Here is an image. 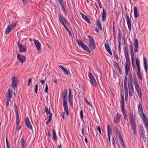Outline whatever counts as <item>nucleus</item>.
Listing matches in <instances>:
<instances>
[{"mask_svg": "<svg viewBox=\"0 0 148 148\" xmlns=\"http://www.w3.org/2000/svg\"><path fill=\"white\" fill-rule=\"evenodd\" d=\"M68 91L67 89L65 88L63 92L62 96L63 97V106L65 112L68 116L69 115V111L67 102V94Z\"/></svg>", "mask_w": 148, "mask_h": 148, "instance_id": "obj_1", "label": "nucleus"}, {"mask_svg": "<svg viewBox=\"0 0 148 148\" xmlns=\"http://www.w3.org/2000/svg\"><path fill=\"white\" fill-rule=\"evenodd\" d=\"M125 53V57L126 60V62L125 66V74H128L130 71V58L129 56V51L128 47L126 46H125V48L124 50Z\"/></svg>", "mask_w": 148, "mask_h": 148, "instance_id": "obj_2", "label": "nucleus"}, {"mask_svg": "<svg viewBox=\"0 0 148 148\" xmlns=\"http://www.w3.org/2000/svg\"><path fill=\"white\" fill-rule=\"evenodd\" d=\"M130 122L132 123L131 128L134 135H136L137 132L136 125L132 113H130Z\"/></svg>", "mask_w": 148, "mask_h": 148, "instance_id": "obj_3", "label": "nucleus"}, {"mask_svg": "<svg viewBox=\"0 0 148 148\" xmlns=\"http://www.w3.org/2000/svg\"><path fill=\"white\" fill-rule=\"evenodd\" d=\"M128 74H125L124 79V89L125 98V101L127 102L128 101V89L127 88V75Z\"/></svg>", "mask_w": 148, "mask_h": 148, "instance_id": "obj_4", "label": "nucleus"}, {"mask_svg": "<svg viewBox=\"0 0 148 148\" xmlns=\"http://www.w3.org/2000/svg\"><path fill=\"white\" fill-rule=\"evenodd\" d=\"M76 41L77 42L78 45L80 46L84 50L88 52L89 53H91V51L89 49L88 47L82 40L77 39Z\"/></svg>", "mask_w": 148, "mask_h": 148, "instance_id": "obj_5", "label": "nucleus"}, {"mask_svg": "<svg viewBox=\"0 0 148 148\" xmlns=\"http://www.w3.org/2000/svg\"><path fill=\"white\" fill-rule=\"evenodd\" d=\"M136 64L137 68L138 70V73L137 74V75L138 77V78L139 79L142 80V74L141 72L140 71V63L139 62V61L137 57L136 58Z\"/></svg>", "mask_w": 148, "mask_h": 148, "instance_id": "obj_6", "label": "nucleus"}, {"mask_svg": "<svg viewBox=\"0 0 148 148\" xmlns=\"http://www.w3.org/2000/svg\"><path fill=\"white\" fill-rule=\"evenodd\" d=\"M89 39L90 44L89 46L91 50H93L96 48V45L95 41L93 37L91 36L88 35L87 36Z\"/></svg>", "mask_w": 148, "mask_h": 148, "instance_id": "obj_7", "label": "nucleus"}, {"mask_svg": "<svg viewBox=\"0 0 148 148\" xmlns=\"http://www.w3.org/2000/svg\"><path fill=\"white\" fill-rule=\"evenodd\" d=\"M88 75L90 82L92 85L93 86H95V87H97V83L93 75L91 73L89 72Z\"/></svg>", "mask_w": 148, "mask_h": 148, "instance_id": "obj_8", "label": "nucleus"}, {"mask_svg": "<svg viewBox=\"0 0 148 148\" xmlns=\"http://www.w3.org/2000/svg\"><path fill=\"white\" fill-rule=\"evenodd\" d=\"M138 113L139 114L141 118L146 116L145 114L143 112V109L142 104L139 103L138 107Z\"/></svg>", "mask_w": 148, "mask_h": 148, "instance_id": "obj_9", "label": "nucleus"}, {"mask_svg": "<svg viewBox=\"0 0 148 148\" xmlns=\"http://www.w3.org/2000/svg\"><path fill=\"white\" fill-rule=\"evenodd\" d=\"M73 96L71 90L70 88L68 95V100L69 104L72 108H73Z\"/></svg>", "mask_w": 148, "mask_h": 148, "instance_id": "obj_10", "label": "nucleus"}, {"mask_svg": "<svg viewBox=\"0 0 148 148\" xmlns=\"http://www.w3.org/2000/svg\"><path fill=\"white\" fill-rule=\"evenodd\" d=\"M73 96L71 90L70 88L68 95V100L69 104L72 108H73Z\"/></svg>", "mask_w": 148, "mask_h": 148, "instance_id": "obj_11", "label": "nucleus"}, {"mask_svg": "<svg viewBox=\"0 0 148 148\" xmlns=\"http://www.w3.org/2000/svg\"><path fill=\"white\" fill-rule=\"evenodd\" d=\"M12 84L11 86H12L14 89H15L18 87V82L17 79L15 76H13L12 78Z\"/></svg>", "mask_w": 148, "mask_h": 148, "instance_id": "obj_12", "label": "nucleus"}, {"mask_svg": "<svg viewBox=\"0 0 148 148\" xmlns=\"http://www.w3.org/2000/svg\"><path fill=\"white\" fill-rule=\"evenodd\" d=\"M59 19L60 23L63 25V22L66 23L68 25H70V23L68 20L65 17H63V16L60 14L59 16Z\"/></svg>", "mask_w": 148, "mask_h": 148, "instance_id": "obj_13", "label": "nucleus"}, {"mask_svg": "<svg viewBox=\"0 0 148 148\" xmlns=\"http://www.w3.org/2000/svg\"><path fill=\"white\" fill-rule=\"evenodd\" d=\"M20 40V39L17 43L19 48V51L21 53L26 52L27 51L26 47L25 46H24L22 44L19 43Z\"/></svg>", "mask_w": 148, "mask_h": 148, "instance_id": "obj_14", "label": "nucleus"}, {"mask_svg": "<svg viewBox=\"0 0 148 148\" xmlns=\"http://www.w3.org/2000/svg\"><path fill=\"white\" fill-rule=\"evenodd\" d=\"M134 84L135 86L137 92H140L141 91V89L140 87L139 84L137 82V80L136 77H134Z\"/></svg>", "mask_w": 148, "mask_h": 148, "instance_id": "obj_15", "label": "nucleus"}, {"mask_svg": "<svg viewBox=\"0 0 148 148\" xmlns=\"http://www.w3.org/2000/svg\"><path fill=\"white\" fill-rule=\"evenodd\" d=\"M25 125L26 127L32 131V126L30 120L28 117H27L25 120Z\"/></svg>", "mask_w": 148, "mask_h": 148, "instance_id": "obj_16", "label": "nucleus"}, {"mask_svg": "<svg viewBox=\"0 0 148 148\" xmlns=\"http://www.w3.org/2000/svg\"><path fill=\"white\" fill-rule=\"evenodd\" d=\"M17 57L20 62L22 63H24L26 60V57L25 56L20 54H17Z\"/></svg>", "mask_w": 148, "mask_h": 148, "instance_id": "obj_17", "label": "nucleus"}, {"mask_svg": "<svg viewBox=\"0 0 148 148\" xmlns=\"http://www.w3.org/2000/svg\"><path fill=\"white\" fill-rule=\"evenodd\" d=\"M33 40H34V44L36 46L37 50L38 51H40L41 49V43L37 40L33 39Z\"/></svg>", "mask_w": 148, "mask_h": 148, "instance_id": "obj_18", "label": "nucleus"}, {"mask_svg": "<svg viewBox=\"0 0 148 148\" xmlns=\"http://www.w3.org/2000/svg\"><path fill=\"white\" fill-rule=\"evenodd\" d=\"M107 134L108 136V140L109 142L110 143L111 142L110 137L111 135V131L112 130L111 128L110 127V125L109 124H107Z\"/></svg>", "mask_w": 148, "mask_h": 148, "instance_id": "obj_19", "label": "nucleus"}, {"mask_svg": "<svg viewBox=\"0 0 148 148\" xmlns=\"http://www.w3.org/2000/svg\"><path fill=\"white\" fill-rule=\"evenodd\" d=\"M134 50L135 52H137L138 51V48L139 44L138 40L135 38L134 40Z\"/></svg>", "mask_w": 148, "mask_h": 148, "instance_id": "obj_20", "label": "nucleus"}, {"mask_svg": "<svg viewBox=\"0 0 148 148\" xmlns=\"http://www.w3.org/2000/svg\"><path fill=\"white\" fill-rule=\"evenodd\" d=\"M50 109L51 108L50 106H49V108L47 107H45L44 109V114L45 112H46L47 115L48 114H49V116L52 117L53 114L51 112Z\"/></svg>", "mask_w": 148, "mask_h": 148, "instance_id": "obj_21", "label": "nucleus"}, {"mask_svg": "<svg viewBox=\"0 0 148 148\" xmlns=\"http://www.w3.org/2000/svg\"><path fill=\"white\" fill-rule=\"evenodd\" d=\"M107 13L104 8L103 9V12L102 13V21L105 22L106 19Z\"/></svg>", "mask_w": 148, "mask_h": 148, "instance_id": "obj_22", "label": "nucleus"}, {"mask_svg": "<svg viewBox=\"0 0 148 148\" xmlns=\"http://www.w3.org/2000/svg\"><path fill=\"white\" fill-rule=\"evenodd\" d=\"M131 44H130V53L131 56V58L132 59H134V50L133 45H132L131 42L130 41Z\"/></svg>", "mask_w": 148, "mask_h": 148, "instance_id": "obj_23", "label": "nucleus"}, {"mask_svg": "<svg viewBox=\"0 0 148 148\" xmlns=\"http://www.w3.org/2000/svg\"><path fill=\"white\" fill-rule=\"evenodd\" d=\"M141 119H142L143 123L145 124L147 130H148V118L146 116L144 117Z\"/></svg>", "mask_w": 148, "mask_h": 148, "instance_id": "obj_24", "label": "nucleus"}, {"mask_svg": "<svg viewBox=\"0 0 148 148\" xmlns=\"http://www.w3.org/2000/svg\"><path fill=\"white\" fill-rule=\"evenodd\" d=\"M105 47L108 52L111 55H112V52L109 45L106 43H105Z\"/></svg>", "mask_w": 148, "mask_h": 148, "instance_id": "obj_25", "label": "nucleus"}, {"mask_svg": "<svg viewBox=\"0 0 148 148\" xmlns=\"http://www.w3.org/2000/svg\"><path fill=\"white\" fill-rule=\"evenodd\" d=\"M143 61L144 68L145 69L146 73H147L148 71V66L146 58L145 57H143Z\"/></svg>", "mask_w": 148, "mask_h": 148, "instance_id": "obj_26", "label": "nucleus"}, {"mask_svg": "<svg viewBox=\"0 0 148 148\" xmlns=\"http://www.w3.org/2000/svg\"><path fill=\"white\" fill-rule=\"evenodd\" d=\"M120 103L121 104V110H125V109L124 107V97H122L120 101Z\"/></svg>", "mask_w": 148, "mask_h": 148, "instance_id": "obj_27", "label": "nucleus"}, {"mask_svg": "<svg viewBox=\"0 0 148 148\" xmlns=\"http://www.w3.org/2000/svg\"><path fill=\"white\" fill-rule=\"evenodd\" d=\"M134 16L135 18H137L139 16L138 13V9L136 6H135L134 9Z\"/></svg>", "mask_w": 148, "mask_h": 148, "instance_id": "obj_28", "label": "nucleus"}, {"mask_svg": "<svg viewBox=\"0 0 148 148\" xmlns=\"http://www.w3.org/2000/svg\"><path fill=\"white\" fill-rule=\"evenodd\" d=\"M131 86L130 88V91H134V88L132 85V74L130 73V86Z\"/></svg>", "mask_w": 148, "mask_h": 148, "instance_id": "obj_29", "label": "nucleus"}, {"mask_svg": "<svg viewBox=\"0 0 148 148\" xmlns=\"http://www.w3.org/2000/svg\"><path fill=\"white\" fill-rule=\"evenodd\" d=\"M125 18H126V20L127 23L130 22V18L129 17V15L128 12L127 11V8L126 6L125 5Z\"/></svg>", "mask_w": 148, "mask_h": 148, "instance_id": "obj_30", "label": "nucleus"}, {"mask_svg": "<svg viewBox=\"0 0 148 148\" xmlns=\"http://www.w3.org/2000/svg\"><path fill=\"white\" fill-rule=\"evenodd\" d=\"M96 24L100 30H102V25L101 24V22L98 19H97V23Z\"/></svg>", "mask_w": 148, "mask_h": 148, "instance_id": "obj_31", "label": "nucleus"}, {"mask_svg": "<svg viewBox=\"0 0 148 148\" xmlns=\"http://www.w3.org/2000/svg\"><path fill=\"white\" fill-rule=\"evenodd\" d=\"M119 33L118 34V39L119 43H121V39L122 37V35L121 34V30L120 29H118Z\"/></svg>", "mask_w": 148, "mask_h": 148, "instance_id": "obj_32", "label": "nucleus"}, {"mask_svg": "<svg viewBox=\"0 0 148 148\" xmlns=\"http://www.w3.org/2000/svg\"><path fill=\"white\" fill-rule=\"evenodd\" d=\"M13 30L12 28H11L10 26H8L5 31V33L7 34Z\"/></svg>", "mask_w": 148, "mask_h": 148, "instance_id": "obj_33", "label": "nucleus"}, {"mask_svg": "<svg viewBox=\"0 0 148 148\" xmlns=\"http://www.w3.org/2000/svg\"><path fill=\"white\" fill-rule=\"evenodd\" d=\"M21 147L22 148H24L25 146H26V141L24 138H22L21 139Z\"/></svg>", "mask_w": 148, "mask_h": 148, "instance_id": "obj_34", "label": "nucleus"}, {"mask_svg": "<svg viewBox=\"0 0 148 148\" xmlns=\"http://www.w3.org/2000/svg\"><path fill=\"white\" fill-rule=\"evenodd\" d=\"M63 25L64 27L65 28L66 30L67 31V32L69 33V35H70L72 37V34L71 33V32H70V30L68 28V27L66 26L65 23H64L63 22Z\"/></svg>", "mask_w": 148, "mask_h": 148, "instance_id": "obj_35", "label": "nucleus"}, {"mask_svg": "<svg viewBox=\"0 0 148 148\" xmlns=\"http://www.w3.org/2000/svg\"><path fill=\"white\" fill-rule=\"evenodd\" d=\"M53 138L54 140L55 141H57V136L56 135V131L54 129H53Z\"/></svg>", "mask_w": 148, "mask_h": 148, "instance_id": "obj_36", "label": "nucleus"}, {"mask_svg": "<svg viewBox=\"0 0 148 148\" xmlns=\"http://www.w3.org/2000/svg\"><path fill=\"white\" fill-rule=\"evenodd\" d=\"M121 110L124 115V119L127 120V121H128V120L127 119V115L125 109V110Z\"/></svg>", "mask_w": 148, "mask_h": 148, "instance_id": "obj_37", "label": "nucleus"}, {"mask_svg": "<svg viewBox=\"0 0 148 148\" xmlns=\"http://www.w3.org/2000/svg\"><path fill=\"white\" fill-rule=\"evenodd\" d=\"M82 18H83L88 23L90 24L91 23V21L89 19L86 15H85Z\"/></svg>", "mask_w": 148, "mask_h": 148, "instance_id": "obj_38", "label": "nucleus"}, {"mask_svg": "<svg viewBox=\"0 0 148 148\" xmlns=\"http://www.w3.org/2000/svg\"><path fill=\"white\" fill-rule=\"evenodd\" d=\"M8 92L7 94V97H9L11 98L12 96V94L13 93L12 90H11V92L10 90H8Z\"/></svg>", "mask_w": 148, "mask_h": 148, "instance_id": "obj_39", "label": "nucleus"}, {"mask_svg": "<svg viewBox=\"0 0 148 148\" xmlns=\"http://www.w3.org/2000/svg\"><path fill=\"white\" fill-rule=\"evenodd\" d=\"M114 130L116 132L117 134H121V132L119 131V128L117 127H114Z\"/></svg>", "mask_w": 148, "mask_h": 148, "instance_id": "obj_40", "label": "nucleus"}, {"mask_svg": "<svg viewBox=\"0 0 148 148\" xmlns=\"http://www.w3.org/2000/svg\"><path fill=\"white\" fill-rule=\"evenodd\" d=\"M132 66L133 68V70L134 71V73H135V70L136 69V67L135 65V64H134V59H132Z\"/></svg>", "mask_w": 148, "mask_h": 148, "instance_id": "obj_41", "label": "nucleus"}, {"mask_svg": "<svg viewBox=\"0 0 148 148\" xmlns=\"http://www.w3.org/2000/svg\"><path fill=\"white\" fill-rule=\"evenodd\" d=\"M14 111H15V113L16 114H18L17 108L16 106V104L15 103H14Z\"/></svg>", "mask_w": 148, "mask_h": 148, "instance_id": "obj_42", "label": "nucleus"}, {"mask_svg": "<svg viewBox=\"0 0 148 148\" xmlns=\"http://www.w3.org/2000/svg\"><path fill=\"white\" fill-rule=\"evenodd\" d=\"M80 116L81 120H83L84 118L83 112V111L81 109L80 112Z\"/></svg>", "mask_w": 148, "mask_h": 148, "instance_id": "obj_43", "label": "nucleus"}, {"mask_svg": "<svg viewBox=\"0 0 148 148\" xmlns=\"http://www.w3.org/2000/svg\"><path fill=\"white\" fill-rule=\"evenodd\" d=\"M16 22H14L11 25L8 26H10L11 28H12V29L13 30L14 28L16 26Z\"/></svg>", "mask_w": 148, "mask_h": 148, "instance_id": "obj_44", "label": "nucleus"}, {"mask_svg": "<svg viewBox=\"0 0 148 148\" xmlns=\"http://www.w3.org/2000/svg\"><path fill=\"white\" fill-rule=\"evenodd\" d=\"M140 137L141 138L142 136L143 135H145V131L144 129H140Z\"/></svg>", "mask_w": 148, "mask_h": 148, "instance_id": "obj_45", "label": "nucleus"}, {"mask_svg": "<svg viewBox=\"0 0 148 148\" xmlns=\"http://www.w3.org/2000/svg\"><path fill=\"white\" fill-rule=\"evenodd\" d=\"M52 117L49 116L48 120V121H47L46 122V125H48L49 123L52 120Z\"/></svg>", "mask_w": 148, "mask_h": 148, "instance_id": "obj_46", "label": "nucleus"}, {"mask_svg": "<svg viewBox=\"0 0 148 148\" xmlns=\"http://www.w3.org/2000/svg\"><path fill=\"white\" fill-rule=\"evenodd\" d=\"M38 88V84H37L35 86L34 88V92H36V94H37Z\"/></svg>", "mask_w": 148, "mask_h": 148, "instance_id": "obj_47", "label": "nucleus"}, {"mask_svg": "<svg viewBox=\"0 0 148 148\" xmlns=\"http://www.w3.org/2000/svg\"><path fill=\"white\" fill-rule=\"evenodd\" d=\"M45 92L46 93L48 94V86L47 83L46 84V87L45 89Z\"/></svg>", "mask_w": 148, "mask_h": 148, "instance_id": "obj_48", "label": "nucleus"}, {"mask_svg": "<svg viewBox=\"0 0 148 148\" xmlns=\"http://www.w3.org/2000/svg\"><path fill=\"white\" fill-rule=\"evenodd\" d=\"M62 70L64 72L66 75H69V72L65 67Z\"/></svg>", "mask_w": 148, "mask_h": 148, "instance_id": "obj_49", "label": "nucleus"}, {"mask_svg": "<svg viewBox=\"0 0 148 148\" xmlns=\"http://www.w3.org/2000/svg\"><path fill=\"white\" fill-rule=\"evenodd\" d=\"M113 54L114 56L116 58V59L117 61H118L119 60V58L118 56L116 53V51H114L113 52Z\"/></svg>", "mask_w": 148, "mask_h": 148, "instance_id": "obj_50", "label": "nucleus"}, {"mask_svg": "<svg viewBox=\"0 0 148 148\" xmlns=\"http://www.w3.org/2000/svg\"><path fill=\"white\" fill-rule=\"evenodd\" d=\"M84 100L86 102V103L89 105L90 107H92V105L88 101V100H87V99L86 98H85Z\"/></svg>", "mask_w": 148, "mask_h": 148, "instance_id": "obj_51", "label": "nucleus"}, {"mask_svg": "<svg viewBox=\"0 0 148 148\" xmlns=\"http://www.w3.org/2000/svg\"><path fill=\"white\" fill-rule=\"evenodd\" d=\"M97 130L99 131L100 134L102 135L101 131V127L100 125H99L97 127Z\"/></svg>", "mask_w": 148, "mask_h": 148, "instance_id": "obj_52", "label": "nucleus"}, {"mask_svg": "<svg viewBox=\"0 0 148 148\" xmlns=\"http://www.w3.org/2000/svg\"><path fill=\"white\" fill-rule=\"evenodd\" d=\"M113 65L115 67H116V68L119 66V64L117 63L116 61L114 62Z\"/></svg>", "mask_w": 148, "mask_h": 148, "instance_id": "obj_53", "label": "nucleus"}, {"mask_svg": "<svg viewBox=\"0 0 148 148\" xmlns=\"http://www.w3.org/2000/svg\"><path fill=\"white\" fill-rule=\"evenodd\" d=\"M61 115L63 120H65L66 119V117L65 116V112H63L61 113Z\"/></svg>", "mask_w": 148, "mask_h": 148, "instance_id": "obj_54", "label": "nucleus"}, {"mask_svg": "<svg viewBox=\"0 0 148 148\" xmlns=\"http://www.w3.org/2000/svg\"><path fill=\"white\" fill-rule=\"evenodd\" d=\"M114 123L116 122H120V119H118V118H117L116 117H115L114 118Z\"/></svg>", "mask_w": 148, "mask_h": 148, "instance_id": "obj_55", "label": "nucleus"}, {"mask_svg": "<svg viewBox=\"0 0 148 148\" xmlns=\"http://www.w3.org/2000/svg\"><path fill=\"white\" fill-rule=\"evenodd\" d=\"M31 82H32V79H31V78H30L28 80V81L27 85L28 86H30V83H31Z\"/></svg>", "mask_w": 148, "mask_h": 148, "instance_id": "obj_56", "label": "nucleus"}, {"mask_svg": "<svg viewBox=\"0 0 148 148\" xmlns=\"http://www.w3.org/2000/svg\"><path fill=\"white\" fill-rule=\"evenodd\" d=\"M113 36L114 38V43H116L115 40L116 39V33H113Z\"/></svg>", "mask_w": 148, "mask_h": 148, "instance_id": "obj_57", "label": "nucleus"}, {"mask_svg": "<svg viewBox=\"0 0 148 148\" xmlns=\"http://www.w3.org/2000/svg\"><path fill=\"white\" fill-rule=\"evenodd\" d=\"M137 93L139 98L141 99L142 97L141 91L140 92H137Z\"/></svg>", "mask_w": 148, "mask_h": 148, "instance_id": "obj_58", "label": "nucleus"}, {"mask_svg": "<svg viewBox=\"0 0 148 148\" xmlns=\"http://www.w3.org/2000/svg\"><path fill=\"white\" fill-rule=\"evenodd\" d=\"M121 97H124L123 89H122V90L121 91Z\"/></svg>", "mask_w": 148, "mask_h": 148, "instance_id": "obj_59", "label": "nucleus"}, {"mask_svg": "<svg viewBox=\"0 0 148 148\" xmlns=\"http://www.w3.org/2000/svg\"><path fill=\"white\" fill-rule=\"evenodd\" d=\"M46 79V77H45V80H43L41 79L40 80V81L41 83V84H42L44 85V84L45 83V80Z\"/></svg>", "mask_w": 148, "mask_h": 148, "instance_id": "obj_60", "label": "nucleus"}, {"mask_svg": "<svg viewBox=\"0 0 148 148\" xmlns=\"http://www.w3.org/2000/svg\"><path fill=\"white\" fill-rule=\"evenodd\" d=\"M98 2L99 3V5L100 8L101 9L102 8V4L101 3V2L100 1H99V0H98Z\"/></svg>", "mask_w": 148, "mask_h": 148, "instance_id": "obj_61", "label": "nucleus"}, {"mask_svg": "<svg viewBox=\"0 0 148 148\" xmlns=\"http://www.w3.org/2000/svg\"><path fill=\"white\" fill-rule=\"evenodd\" d=\"M113 75H114L115 77V78H116V71L114 69H113Z\"/></svg>", "mask_w": 148, "mask_h": 148, "instance_id": "obj_62", "label": "nucleus"}, {"mask_svg": "<svg viewBox=\"0 0 148 148\" xmlns=\"http://www.w3.org/2000/svg\"><path fill=\"white\" fill-rule=\"evenodd\" d=\"M120 140L121 142L122 145V146L123 147H124L125 144H124V141L123 140V138L121 139Z\"/></svg>", "mask_w": 148, "mask_h": 148, "instance_id": "obj_63", "label": "nucleus"}, {"mask_svg": "<svg viewBox=\"0 0 148 148\" xmlns=\"http://www.w3.org/2000/svg\"><path fill=\"white\" fill-rule=\"evenodd\" d=\"M82 133L83 136H84V128L83 125H82Z\"/></svg>", "mask_w": 148, "mask_h": 148, "instance_id": "obj_64", "label": "nucleus"}]
</instances>
